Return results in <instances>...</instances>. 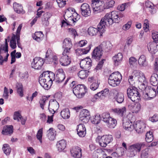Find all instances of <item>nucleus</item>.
Instances as JSON below:
<instances>
[{"instance_id":"9b49d317","label":"nucleus","mask_w":158,"mask_h":158,"mask_svg":"<svg viewBox=\"0 0 158 158\" xmlns=\"http://www.w3.org/2000/svg\"><path fill=\"white\" fill-rule=\"evenodd\" d=\"M44 63V61L43 59L40 57H35L33 59L31 63V67L36 69H40L42 68Z\"/></svg>"},{"instance_id":"6e6552de","label":"nucleus","mask_w":158,"mask_h":158,"mask_svg":"<svg viewBox=\"0 0 158 158\" xmlns=\"http://www.w3.org/2000/svg\"><path fill=\"white\" fill-rule=\"evenodd\" d=\"M87 91L86 87L83 84L78 85L73 89V93L78 98H82Z\"/></svg>"},{"instance_id":"5701e85b","label":"nucleus","mask_w":158,"mask_h":158,"mask_svg":"<svg viewBox=\"0 0 158 158\" xmlns=\"http://www.w3.org/2000/svg\"><path fill=\"white\" fill-rule=\"evenodd\" d=\"M77 134L80 137H84L86 133V130L85 125L82 124H80L77 126Z\"/></svg>"},{"instance_id":"b1692460","label":"nucleus","mask_w":158,"mask_h":158,"mask_svg":"<svg viewBox=\"0 0 158 158\" xmlns=\"http://www.w3.org/2000/svg\"><path fill=\"white\" fill-rule=\"evenodd\" d=\"M123 121V127L126 130L131 131L134 129V125L129 120L127 119V120L124 118Z\"/></svg>"},{"instance_id":"603ef678","label":"nucleus","mask_w":158,"mask_h":158,"mask_svg":"<svg viewBox=\"0 0 158 158\" xmlns=\"http://www.w3.org/2000/svg\"><path fill=\"white\" fill-rule=\"evenodd\" d=\"M101 119L100 115L99 114H98L92 119L91 121L92 123L94 124H98L99 123Z\"/></svg>"},{"instance_id":"69168bd1","label":"nucleus","mask_w":158,"mask_h":158,"mask_svg":"<svg viewBox=\"0 0 158 158\" xmlns=\"http://www.w3.org/2000/svg\"><path fill=\"white\" fill-rule=\"evenodd\" d=\"M71 21L69 20H63L61 22V27H65L66 26L70 25L71 23Z\"/></svg>"},{"instance_id":"bf43d9fd","label":"nucleus","mask_w":158,"mask_h":158,"mask_svg":"<svg viewBox=\"0 0 158 158\" xmlns=\"http://www.w3.org/2000/svg\"><path fill=\"white\" fill-rule=\"evenodd\" d=\"M43 130L42 128L40 129L38 131L36 135L37 139L39 140L41 143L42 142V137Z\"/></svg>"},{"instance_id":"4c0bfd02","label":"nucleus","mask_w":158,"mask_h":158,"mask_svg":"<svg viewBox=\"0 0 158 158\" xmlns=\"http://www.w3.org/2000/svg\"><path fill=\"white\" fill-rule=\"evenodd\" d=\"M114 99L118 103H122L124 100L123 94L121 93L117 92L114 95Z\"/></svg>"},{"instance_id":"2eb2a0df","label":"nucleus","mask_w":158,"mask_h":158,"mask_svg":"<svg viewBox=\"0 0 158 158\" xmlns=\"http://www.w3.org/2000/svg\"><path fill=\"white\" fill-rule=\"evenodd\" d=\"M145 127V124L143 121H137L134 124V129L138 133L143 132Z\"/></svg>"},{"instance_id":"a18cd8bd","label":"nucleus","mask_w":158,"mask_h":158,"mask_svg":"<svg viewBox=\"0 0 158 158\" xmlns=\"http://www.w3.org/2000/svg\"><path fill=\"white\" fill-rule=\"evenodd\" d=\"M106 123L108 127L110 128H114L115 127L117 124L116 120L111 117L108 121V122Z\"/></svg>"},{"instance_id":"72a5a7b5","label":"nucleus","mask_w":158,"mask_h":158,"mask_svg":"<svg viewBox=\"0 0 158 158\" xmlns=\"http://www.w3.org/2000/svg\"><path fill=\"white\" fill-rule=\"evenodd\" d=\"M150 82L153 86H156L158 84V75L155 73L153 74L150 78Z\"/></svg>"},{"instance_id":"7c9ffc66","label":"nucleus","mask_w":158,"mask_h":158,"mask_svg":"<svg viewBox=\"0 0 158 158\" xmlns=\"http://www.w3.org/2000/svg\"><path fill=\"white\" fill-rule=\"evenodd\" d=\"M74 9L72 8H69L65 11L64 17L65 20H69L71 21L72 14Z\"/></svg>"},{"instance_id":"8fccbe9b","label":"nucleus","mask_w":158,"mask_h":158,"mask_svg":"<svg viewBox=\"0 0 158 158\" xmlns=\"http://www.w3.org/2000/svg\"><path fill=\"white\" fill-rule=\"evenodd\" d=\"M53 55V53L52 50L50 48L48 49L46 53L45 60L51 61Z\"/></svg>"},{"instance_id":"dca6fc26","label":"nucleus","mask_w":158,"mask_h":158,"mask_svg":"<svg viewBox=\"0 0 158 158\" xmlns=\"http://www.w3.org/2000/svg\"><path fill=\"white\" fill-rule=\"evenodd\" d=\"M48 109L50 112L54 114L59 107L58 103L54 100H51L49 102Z\"/></svg>"},{"instance_id":"338daca9","label":"nucleus","mask_w":158,"mask_h":158,"mask_svg":"<svg viewBox=\"0 0 158 158\" xmlns=\"http://www.w3.org/2000/svg\"><path fill=\"white\" fill-rule=\"evenodd\" d=\"M97 158H105L106 155L103 151H101L100 153L97 154Z\"/></svg>"},{"instance_id":"1a4fd4ad","label":"nucleus","mask_w":158,"mask_h":158,"mask_svg":"<svg viewBox=\"0 0 158 158\" xmlns=\"http://www.w3.org/2000/svg\"><path fill=\"white\" fill-rule=\"evenodd\" d=\"M128 97L133 102L139 100L140 96L137 89L134 86L129 87L127 90Z\"/></svg>"},{"instance_id":"a211bd4d","label":"nucleus","mask_w":158,"mask_h":158,"mask_svg":"<svg viewBox=\"0 0 158 158\" xmlns=\"http://www.w3.org/2000/svg\"><path fill=\"white\" fill-rule=\"evenodd\" d=\"M82 150L78 146L73 148L70 150L72 156L75 158H81L82 156Z\"/></svg>"},{"instance_id":"9d476101","label":"nucleus","mask_w":158,"mask_h":158,"mask_svg":"<svg viewBox=\"0 0 158 158\" xmlns=\"http://www.w3.org/2000/svg\"><path fill=\"white\" fill-rule=\"evenodd\" d=\"M156 90L155 89L148 87L143 92V98L145 100H150L154 98L156 95Z\"/></svg>"},{"instance_id":"cd10ccee","label":"nucleus","mask_w":158,"mask_h":158,"mask_svg":"<svg viewBox=\"0 0 158 158\" xmlns=\"http://www.w3.org/2000/svg\"><path fill=\"white\" fill-rule=\"evenodd\" d=\"M8 44L7 41V39H5V44L1 45L0 46V55L4 56L8 53Z\"/></svg>"},{"instance_id":"09e8293b","label":"nucleus","mask_w":158,"mask_h":158,"mask_svg":"<svg viewBox=\"0 0 158 158\" xmlns=\"http://www.w3.org/2000/svg\"><path fill=\"white\" fill-rule=\"evenodd\" d=\"M78 77L81 79H84L88 76V72L87 70H81L77 74Z\"/></svg>"},{"instance_id":"e433bc0d","label":"nucleus","mask_w":158,"mask_h":158,"mask_svg":"<svg viewBox=\"0 0 158 158\" xmlns=\"http://www.w3.org/2000/svg\"><path fill=\"white\" fill-rule=\"evenodd\" d=\"M32 37L34 39L40 42L43 40L44 35L41 31L37 32L35 33Z\"/></svg>"},{"instance_id":"58836bf2","label":"nucleus","mask_w":158,"mask_h":158,"mask_svg":"<svg viewBox=\"0 0 158 158\" xmlns=\"http://www.w3.org/2000/svg\"><path fill=\"white\" fill-rule=\"evenodd\" d=\"M13 126L12 125L7 126L2 131L3 135H7L12 134L13 132Z\"/></svg>"},{"instance_id":"774afa93","label":"nucleus","mask_w":158,"mask_h":158,"mask_svg":"<svg viewBox=\"0 0 158 158\" xmlns=\"http://www.w3.org/2000/svg\"><path fill=\"white\" fill-rule=\"evenodd\" d=\"M152 38L154 40V41L156 43L158 42V32H155L152 33Z\"/></svg>"},{"instance_id":"052dcab7","label":"nucleus","mask_w":158,"mask_h":158,"mask_svg":"<svg viewBox=\"0 0 158 158\" xmlns=\"http://www.w3.org/2000/svg\"><path fill=\"white\" fill-rule=\"evenodd\" d=\"M143 28L145 32H147L149 30V23L148 20L145 19L144 21Z\"/></svg>"},{"instance_id":"39448f33","label":"nucleus","mask_w":158,"mask_h":158,"mask_svg":"<svg viewBox=\"0 0 158 158\" xmlns=\"http://www.w3.org/2000/svg\"><path fill=\"white\" fill-rule=\"evenodd\" d=\"M122 79V75L119 72L113 73L109 77V84L110 85L113 87L117 86L120 84Z\"/></svg>"},{"instance_id":"c9c22d12","label":"nucleus","mask_w":158,"mask_h":158,"mask_svg":"<svg viewBox=\"0 0 158 158\" xmlns=\"http://www.w3.org/2000/svg\"><path fill=\"white\" fill-rule=\"evenodd\" d=\"M109 89L107 88L97 93L99 98L104 99L108 95L109 93Z\"/></svg>"},{"instance_id":"49530a36","label":"nucleus","mask_w":158,"mask_h":158,"mask_svg":"<svg viewBox=\"0 0 158 158\" xmlns=\"http://www.w3.org/2000/svg\"><path fill=\"white\" fill-rule=\"evenodd\" d=\"M110 117V114L108 112H104L101 115V118L102 120L104 122L106 123L108 122Z\"/></svg>"},{"instance_id":"13d9d810","label":"nucleus","mask_w":158,"mask_h":158,"mask_svg":"<svg viewBox=\"0 0 158 158\" xmlns=\"http://www.w3.org/2000/svg\"><path fill=\"white\" fill-rule=\"evenodd\" d=\"M137 81V79L132 75L129 76L128 82L130 85H131L132 86L135 85V82Z\"/></svg>"},{"instance_id":"423d86ee","label":"nucleus","mask_w":158,"mask_h":158,"mask_svg":"<svg viewBox=\"0 0 158 158\" xmlns=\"http://www.w3.org/2000/svg\"><path fill=\"white\" fill-rule=\"evenodd\" d=\"M113 140L111 135H106L101 137L98 136L96 139L97 143L102 147H106L107 144L111 142Z\"/></svg>"},{"instance_id":"c756f323","label":"nucleus","mask_w":158,"mask_h":158,"mask_svg":"<svg viewBox=\"0 0 158 158\" xmlns=\"http://www.w3.org/2000/svg\"><path fill=\"white\" fill-rule=\"evenodd\" d=\"M13 7L15 11L18 14H24L25 11L23 9L22 5L17 2H15L13 4Z\"/></svg>"},{"instance_id":"c85d7f7f","label":"nucleus","mask_w":158,"mask_h":158,"mask_svg":"<svg viewBox=\"0 0 158 158\" xmlns=\"http://www.w3.org/2000/svg\"><path fill=\"white\" fill-rule=\"evenodd\" d=\"M148 48L150 52L154 54L158 51V45L155 43H150L148 44Z\"/></svg>"},{"instance_id":"f8f14e48","label":"nucleus","mask_w":158,"mask_h":158,"mask_svg":"<svg viewBox=\"0 0 158 158\" xmlns=\"http://www.w3.org/2000/svg\"><path fill=\"white\" fill-rule=\"evenodd\" d=\"M79 119L83 123H87L89 120L90 115L89 112L86 109H83L80 112Z\"/></svg>"},{"instance_id":"0e129e2a","label":"nucleus","mask_w":158,"mask_h":158,"mask_svg":"<svg viewBox=\"0 0 158 158\" xmlns=\"http://www.w3.org/2000/svg\"><path fill=\"white\" fill-rule=\"evenodd\" d=\"M131 24V21H130L128 22L123 26L122 27L123 29L125 31L128 30L130 28Z\"/></svg>"},{"instance_id":"412c9836","label":"nucleus","mask_w":158,"mask_h":158,"mask_svg":"<svg viewBox=\"0 0 158 158\" xmlns=\"http://www.w3.org/2000/svg\"><path fill=\"white\" fill-rule=\"evenodd\" d=\"M102 49L99 46L96 47L94 48L93 52L92 57L96 60H99L102 55Z\"/></svg>"},{"instance_id":"7ed1b4c3","label":"nucleus","mask_w":158,"mask_h":158,"mask_svg":"<svg viewBox=\"0 0 158 158\" xmlns=\"http://www.w3.org/2000/svg\"><path fill=\"white\" fill-rule=\"evenodd\" d=\"M103 22V21L101 19L96 28L93 27H89L88 30V34L91 36H94L98 33L100 36H102L106 31V26Z\"/></svg>"},{"instance_id":"e2e57ef3","label":"nucleus","mask_w":158,"mask_h":158,"mask_svg":"<svg viewBox=\"0 0 158 158\" xmlns=\"http://www.w3.org/2000/svg\"><path fill=\"white\" fill-rule=\"evenodd\" d=\"M137 59L134 57H130L129 60V62L130 66H134L136 63Z\"/></svg>"},{"instance_id":"a19ab883","label":"nucleus","mask_w":158,"mask_h":158,"mask_svg":"<svg viewBox=\"0 0 158 158\" xmlns=\"http://www.w3.org/2000/svg\"><path fill=\"white\" fill-rule=\"evenodd\" d=\"M60 115L64 119H66L69 118L70 117L69 110L68 108H66L63 109L60 113Z\"/></svg>"},{"instance_id":"5fc2aeb1","label":"nucleus","mask_w":158,"mask_h":158,"mask_svg":"<svg viewBox=\"0 0 158 158\" xmlns=\"http://www.w3.org/2000/svg\"><path fill=\"white\" fill-rule=\"evenodd\" d=\"M149 149L146 148L142 150L141 153V158H147L149 156Z\"/></svg>"},{"instance_id":"bb28decb","label":"nucleus","mask_w":158,"mask_h":158,"mask_svg":"<svg viewBox=\"0 0 158 158\" xmlns=\"http://www.w3.org/2000/svg\"><path fill=\"white\" fill-rule=\"evenodd\" d=\"M123 58V55L121 53H118L117 54L115 55L113 57V60L115 66H118L121 63L122 60Z\"/></svg>"},{"instance_id":"ddd939ff","label":"nucleus","mask_w":158,"mask_h":158,"mask_svg":"<svg viewBox=\"0 0 158 158\" xmlns=\"http://www.w3.org/2000/svg\"><path fill=\"white\" fill-rule=\"evenodd\" d=\"M73 44L70 39L66 38L64 39L62 44V47L64 49L63 53H69Z\"/></svg>"},{"instance_id":"de8ad7c7","label":"nucleus","mask_w":158,"mask_h":158,"mask_svg":"<svg viewBox=\"0 0 158 158\" xmlns=\"http://www.w3.org/2000/svg\"><path fill=\"white\" fill-rule=\"evenodd\" d=\"M2 149L4 153L6 155H9L11 151V149L9 145L7 144H3Z\"/></svg>"},{"instance_id":"473e14b6","label":"nucleus","mask_w":158,"mask_h":158,"mask_svg":"<svg viewBox=\"0 0 158 158\" xmlns=\"http://www.w3.org/2000/svg\"><path fill=\"white\" fill-rule=\"evenodd\" d=\"M51 16V14L48 12H46L44 14L42 18V22L43 24L48 26L49 24L48 19Z\"/></svg>"},{"instance_id":"20e7f679","label":"nucleus","mask_w":158,"mask_h":158,"mask_svg":"<svg viewBox=\"0 0 158 158\" xmlns=\"http://www.w3.org/2000/svg\"><path fill=\"white\" fill-rule=\"evenodd\" d=\"M145 143L144 142H138L128 147V150L130 152V157H133L136 156L137 153L140 152L142 148L145 146Z\"/></svg>"},{"instance_id":"37998d69","label":"nucleus","mask_w":158,"mask_h":158,"mask_svg":"<svg viewBox=\"0 0 158 158\" xmlns=\"http://www.w3.org/2000/svg\"><path fill=\"white\" fill-rule=\"evenodd\" d=\"M48 137L49 139L51 140H53L55 138L56 135V131L52 128H50L48 131Z\"/></svg>"},{"instance_id":"2f4dec72","label":"nucleus","mask_w":158,"mask_h":158,"mask_svg":"<svg viewBox=\"0 0 158 158\" xmlns=\"http://www.w3.org/2000/svg\"><path fill=\"white\" fill-rule=\"evenodd\" d=\"M91 44H90L85 49H78L76 50V52L78 55H81L87 53L89 51L91 48Z\"/></svg>"},{"instance_id":"f704fd0d","label":"nucleus","mask_w":158,"mask_h":158,"mask_svg":"<svg viewBox=\"0 0 158 158\" xmlns=\"http://www.w3.org/2000/svg\"><path fill=\"white\" fill-rule=\"evenodd\" d=\"M66 143L64 140H61L59 141L57 144L58 149L59 152H61L66 148Z\"/></svg>"},{"instance_id":"680f3d73","label":"nucleus","mask_w":158,"mask_h":158,"mask_svg":"<svg viewBox=\"0 0 158 158\" xmlns=\"http://www.w3.org/2000/svg\"><path fill=\"white\" fill-rule=\"evenodd\" d=\"M68 0H56V2L59 6L61 8L64 7L66 4V2Z\"/></svg>"},{"instance_id":"864d4df0","label":"nucleus","mask_w":158,"mask_h":158,"mask_svg":"<svg viewBox=\"0 0 158 158\" xmlns=\"http://www.w3.org/2000/svg\"><path fill=\"white\" fill-rule=\"evenodd\" d=\"M153 135L152 132L149 131L146 133L145 139L147 142H151L153 140Z\"/></svg>"},{"instance_id":"a878e982","label":"nucleus","mask_w":158,"mask_h":158,"mask_svg":"<svg viewBox=\"0 0 158 158\" xmlns=\"http://www.w3.org/2000/svg\"><path fill=\"white\" fill-rule=\"evenodd\" d=\"M112 111L115 114L121 116L125 115L126 112V108L123 106L121 108H115L112 109Z\"/></svg>"},{"instance_id":"4d7b16f0","label":"nucleus","mask_w":158,"mask_h":158,"mask_svg":"<svg viewBox=\"0 0 158 158\" xmlns=\"http://www.w3.org/2000/svg\"><path fill=\"white\" fill-rule=\"evenodd\" d=\"M100 83V81L92 83L90 85V89L92 90H96L98 88Z\"/></svg>"},{"instance_id":"6e6d98bb","label":"nucleus","mask_w":158,"mask_h":158,"mask_svg":"<svg viewBox=\"0 0 158 158\" xmlns=\"http://www.w3.org/2000/svg\"><path fill=\"white\" fill-rule=\"evenodd\" d=\"M72 17L71 22L73 23L78 20L80 18V16L76 12H74V10Z\"/></svg>"},{"instance_id":"393cba45","label":"nucleus","mask_w":158,"mask_h":158,"mask_svg":"<svg viewBox=\"0 0 158 158\" xmlns=\"http://www.w3.org/2000/svg\"><path fill=\"white\" fill-rule=\"evenodd\" d=\"M99 46L102 51L108 52L111 49L112 45L109 41H103Z\"/></svg>"},{"instance_id":"0eeeda50","label":"nucleus","mask_w":158,"mask_h":158,"mask_svg":"<svg viewBox=\"0 0 158 158\" xmlns=\"http://www.w3.org/2000/svg\"><path fill=\"white\" fill-rule=\"evenodd\" d=\"M92 6L93 13L95 15L102 11L105 9L104 2L101 0H93Z\"/></svg>"},{"instance_id":"aec40b11","label":"nucleus","mask_w":158,"mask_h":158,"mask_svg":"<svg viewBox=\"0 0 158 158\" xmlns=\"http://www.w3.org/2000/svg\"><path fill=\"white\" fill-rule=\"evenodd\" d=\"M141 106L139 102L131 103L129 105L128 108L129 110L133 113H137L140 110Z\"/></svg>"},{"instance_id":"4be33fe9","label":"nucleus","mask_w":158,"mask_h":158,"mask_svg":"<svg viewBox=\"0 0 158 158\" xmlns=\"http://www.w3.org/2000/svg\"><path fill=\"white\" fill-rule=\"evenodd\" d=\"M13 119L17 121L18 122L20 121L22 125L25 124L26 119L22 116L21 113L19 111H15L13 116Z\"/></svg>"},{"instance_id":"c03bdc74","label":"nucleus","mask_w":158,"mask_h":158,"mask_svg":"<svg viewBox=\"0 0 158 158\" xmlns=\"http://www.w3.org/2000/svg\"><path fill=\"white\" fill-rule=\"evenodd\" d=\"M48 102V98L46 96L43 97L39 101V103L40 107L43 109H44V106L46 103Z\"/></svg>"},{"instance_id":"4468645a","label":"nucleus","mask_w":158,"mask_h":158,"mask_svg":"<svg viewBox=\"0 0 158 158\" xmlns=\"http://www.w3.org/2000/svg\"><path fill=\"white\" fill-rule=\"evenodd\" d=\"M81 13L82 15L87 17L91 15V11L89 5L87 3H84L81 7Z\"/></svg>"},{"instance_id":"79ce46f5","label":"nucleus","mask_w":158,"mask_h":158,"mask_svg":"<svg viewBox=\"0 0 158 158\" xmlns=\"http://www.w3.org/2000/svg\"><path fill=\"white\" fill-rule=\"evenodd\" d=\"M138 63L141 66H145L147 64V62L146 61V58L144 55H141L138 60Z\"/></svg>"},{"instance_id":"6ab92c4d","label":"nucleus","mask_w":158,"mask_h":158,"mask_svg":"<svg viewBox=\"0 0 158 158\" xmlns=\"http://www.w3.org/2000/svg\"><path fill=\"white\" fill-rule=\"evenodd\" d=\"M92 61L90 58H86L81 60L80 67L83 69H89L91 66Z\"/></svg>"},{"instance_id":"f03ea898","label":"nucleus","mask_w":158,"mask_h":158,"mask_svg":"<svg viewBox=\"0 0 158 158\" xmlns=\"http://www.w3.org/2000/svg\"><path fill=\"white\" fill-rule=\"evenodd\" d=\"M118 16V12L114 11L110 13H107L102 18L101 20L105 25L112 24L114 23L119 22V19Z\"/></svg>"},{"instance_id":"ea45409f","label":"nucleus","mask_w":158,"mask_h":158,"mask_svg":"<svg viewBox=\"0 0 158 158\" xmlns=\"http://www.w3.org/2000/svg\"><path fill=\"white\" fill-rule=\"evenodd\" d=\"M16 86L18 94L20 97H22L23 95V87L22 84L21 83H17Z\"/></svg>"},{"instance_id":"3c124183","label":"nucleus","mask_w":158,"mask_h":158,"mask_svg":"<svg viewBox=\"0 0 158 158\" xmlns=\"http://www.w3.org/2000/svg\"><path fill=\"white\" fill-rule=\"evenodd\" d=\"M10 46L13 49L15 48L16 47V36L14 34L13 35L10 40Z\"/></svg>"},{"instance_id":"f257e3e1","label":"nucleus","mask_w":158,"mask_h":158,"mask_svg":"<svg viewBox=\"0 0 158 158\" xmlns=\"http://www.w3.org/2000/svg\"><path fill=\"white\" fill-rule=\"evenodd\" d=\"M65 78V74H56L55 78V74L49 71L44 72L39 77V82L41 85L45 89H48L51 86L53 80L57 83L62 82Z\"/></svg>"},{"instance_id":"f3484780","label":"nucleus","mask_w":158,"mask_h":158,"mask_svg":"<svg viewBox=\"0 0 158 158\" xmlns=\"http://www.w3.org/2000/svg\"><path fill=\"white\" fill-rule=\"evenodd\" d=\"M69 53H62V56L60 60V62L61 65L63 66H67L69 65L71 62L70 59L69 58L68 55Z\"/></svg>"}]
</instances>
